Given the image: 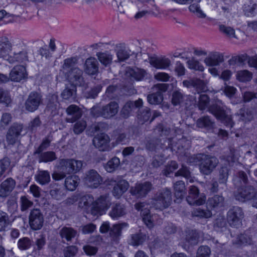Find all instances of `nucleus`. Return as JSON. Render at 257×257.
Returning a JSON list of instances; mask_svg holds the SVG:
<instances>
[{
    "instance_id": "1a4fd4ad",
    "label": "nucleus",
    "mask_w": 257,
    "mask_h": 257,
    "mask_svg": "<svg viewBox=\"0 0 257 257\" xmlns=\"http://www.w3.org/2000/svg\"><path fill=\"white\" fill-rule=\"evenodd\" d=\"M42 103L41 94L36 91L31 92L25 102V107L27 111L34 112L38 109Z\"/></svg>"
},
{
    "instance_id": "864d4df0",
    "label": "nucleus",
    "mask_w": 257,
    "mask_h": 257,
    "mask_svg": "<svg viewBox=\"0 0 257 257\" xmlns=\"http://www.w3.org/2000/svg\"><path fill=\"white\" fill-rule=\"evenodd\" d=\"M78 61L77 57H73L67 58L64 60V63L62 65V68L64 70L68 71L72 68L75 67Z\"/></svg>"
},
{
    "instance_id": "ea45409f",
    "label": "nucleus",
    "mask_w": 257,
    "mask_h": 257,
    "mask_svg": "<svg viewBox=\"0 0 257 257\" xmlns=\"http://www.w3.org/2000/svg\"><path fill=\"white\" fill-rule=\"evenodd\" d=\"M96 56L101 64L105 67L110 65L112 62L113 56L108 52H98Z\"/></svg>"
},
{
    "instance_id": "412c9836",
    "label": "nucleus",
    "mask_w": 257,
    "mask_h": 257,
    "mask_svg": "<svg viewBox=\"0 0 257 257\" xmlns=\"http://www.w3.org/2000/svg\"><path fill=\"white\" fill-rule=\"evenodd\" d=\"M110 141L109 137L105 134H100L95 136L93 140L95 147L101 151H105L108 148V144Z\"/></svg>"
},
{
    "instance_id": "c03bdc74",
    "label": "nucleus",
    "mask_w": 257,
    "mask_h": 257,
    "mask_svg": "<svg viewBox=\"0 0 257 257\" xmlns=\"http://www.w3.org/2000/svg\"><path fill=\"white\" fill-rule=\"evenodd\" d=\"M13 221L7 213L0 210V231H5L6 228L11 225Z\"/></svg>"
},
{
    "instance_id": "2eb2a0df",
    "label": "nucleus",
    "mask_w": 257,
    "mask_h": 257,
    "mask_svg": "<svg viewBox=\"0 0 257 257\" xmlns=\"http://www.w3.org/2000/svg\"><path fill=\"white\" fill-rule=\"evenodd\" d=\"M102 181V178L99 174L94 170L89 171L86 174L84 182L89 187L97 188Z\"/></svg>"
},
{
    "instance_id": "c85d7f7f",
    "label": "nucleus",
    "mask_w": 257,
    "mask_h": 257,
    "mask_svg": "<svg viewBox=\"0 0 257 257\" xmlns=\"http://www.w3.org/2000/svg\"><path fill=\"white\" fill-rule=\"evenodd\" d=\"M117 48L116 56L119 62L125 61L134 53L130 49H127L124 44H120L117 46Z\"/></svg>"
},
{
    "instance_id": "6e6552de",
    "label": "nucleus",
    "mask_w": 257,
    "mask_h": 257,
    "mask_svg": "<svg viewBox=\"0 0 257 257\" xmlns=\"http://www.w3.org/2000/svg\"><path fill=\"white\" fill-rule=\"evenodd\" d=\"M44 217L40 209L34 208L31 210L29 215V223L33 230L40 229L43 226Z\"/></svg>"
},
{
    "instance_id": "69168bd1",
    "label": "nucleus",
    "mask_w": 257,
    "mask_h": 257,
    "mask_svg": "<svg viewBox=\"0 0 257 257\" xmlns=\"http://www.w3.org/2000/svg\"><path fill=\"white\" fill-rule=\"evenodd\" d=\"M189 9L190 12L194 13L199 18H205L206 15L201 10L200 6L198 4L194 3L191 5Z\"/></svg>"
},
{
    "instance_id": "9d476101",
    "label": "nucleus",
    "mask_w": 257,
    "mask_h": 257,
    "mask_svg": "<svg viewBox=\"0 0 257 257\" xmlns=\"http://www.w3.org/2000/svg\"><path fill=\"white\" fill-rule=\"evenodd\" d=\"M82 162L74 159H62L60 161V170L67 174L79 171Z\"/></svg>"
},
{
    "instance_id": "ddd939ff",
    "label": "nucleus",
    "mask_w": 257,
    "mask_h": 257,
    "mask_svg": "<svg viewBox=\"0 0 257 257\" xmlns=\"http://www.w3.org/2000/svg\"><path fill=\"white\" fill-rule=\"evenodd\" d=\"M168 85L165 83H159L154 85V89L157 91L148 95L147 100L149 103L152 104H158L163 101L162 92L166 91Z\"/></svg>"
},
{
    "instance_id": "4d7b16f0",
    "label": "nucleus",
    "mask_w": 257,
    "mask_h": 257,
    "mask_svg": "<svg viewBox=\"0 0 257 257\" xmlns=\"http://www.w3.org/2000/svg\"><path fill=\"white\" fill-rule=\"evenodd\" d=\"M218 26L219 30L221 33L229 38H236L235 35V30L233 28L229 26H226L223 24H219Z\"/></svg>"
},
{
    "instance_id": "bb28decb",
    "label": "nucleus",
    "mask_w": 257,
    "mask_h": 257,
    "mask_svg": "<svg viewBox=\"0 0 257 257\" xmlns=\"http://www.w3.org/2000/svg\"><path fill=\"white\" fill-rule=\"evenodd\" d=\"M12 47V44L7 38H0V58L8 61Z\"/></svg>"
},
{
    "instance_id": "a18cd8bd",
    "label": "nucleus",
    "mask_w": 257,
    "mask_h": 257,
    "mask_svg": "<svg viewBox=\"0 0 257 257\" xmlns=\"http://www.w3.org/2000/svg\"><path fill=\"white\" fill-rule=\"evenodd\" d=\"M50 179V175L48 171H39L36 175V181L43 185L48 184Z\"/></svg>"
},
{
    "instance_id": "3c124183",
    "label": "nucleus",
    "mask_w": 257,
    "mask_h": 257,
    "mask_svg": "<svg viewBox=\"0 0 257 257\" xmlns=\"http://www.w3.org/2000/svg\"><path fill=\"white\" fill-rule=\"evenodd\" d=\"M199 238L198 233L196 230H189L186 234V240L191 245L198 243Z\"/></svg>"
},
{
    "instance_id": "72a5a7b5",
    "label": "nucleus",
    "mask_w": 257,
    "mask_h": 257,
    "mask_svg": "<svg viewBox=\"0 0 257 257\" xmlns=\"http://www.w3.org/2000/svg\"><path fill=\"white\" fill-rule=\"evenodd\" d=\"M150 63L157 69H166L168 67L171 61L168 58H158L151 57L150 59Z\"/></svg>"
},
{
    "instance_id": "aec40b11",
    "label": "nucleus",
    "mask_w": 257,
    "mask_h": 257,
    "mask_svg": "<svg viewBox=\"0 0 257 257\" xmlns=\"http://www.w3.org/2000/svg\"><path fill=\"white\" fill-rule=\"evenodd\" d=\"M66 113L68 117L66 118L67 122L73 123L79 119L82 115V111L78 106L71 104L66 109Z\"/></svg>"
},
{
    "instance_id": "a211bd4d",
    "label": "nucleus",
    "mask_w": 257,
    "mask_h": 257,
    "mask_svg": "<svg viewBox=\"0 0 257 257\" xmlns=\"http://www.w3.org/2000/svg\"><path fill=\"white\" fill-rule=\"evenodd\" d=\"M142 105L143 101L141 99H139L135 101H128L122 108L120 115L124 118H128L136 108H139Z\"/></svg>"
},
{
    "instance_id": "603ef678",
    "label": "nucleus",
    "mask_w": 257,
    "mask_h": 257,
    "mask_svg": "<svg viewBox=\"0 0 257 257\" xmlns=\"http://www.w3.org/2000/svg\"><path fill=\"white\" fill-rule=\"evenodd\" d=\"M129 73L132 77L138 81L143 79L147 74L146 71L145 70L138 68L130 69Z\"/></svg>"
},
{
    "instance_id": "a878e982",
    "label": "nucleus",
    "mask_w": 257,
    "mask_h": 257,
    "mask_svg": "<svg viewBox=\"0 0 257 257\" xmlns=\"http://www.w3.org/2000/svg\"><path fill=\"white\" fill-rule=\"evenodd\" d=\"M61 96L63 99L75 101L76 98V86L74 84H66Z\"/></svg>"
},
{
    "instance_id": "20e7f679",
    "label": "nucleus",
    "mask_w": 257,
    "mask_h": 257,
    "mask_svg": "<svg viewBox=\"0 0 257 257\" xmlns=\"http://www.w3.org/2000/svg\"><path fill=\"white\" fill-rule=\"evenodd\" d=\"M208 110L226 126H233V122L231 115L229 114V110H226L223 106L215 104L210 106Z\"/></svg>"
},
{
    "instance_id": "2f4dec72",
    "label": "nucleus",
    "mask_w": 257,
    "mask_h": 257,
    "mask_svg": "<svg viewBox=\"0 0 257 257\" xmlns=\"http://www.w3.org/2000/svg\"><path fill=\"white\" fill-rule=\"evenodd\" d=\"M232 243L237 246L250 245L252 243V237L246 233L237 235L232 239Z\"/></svg>"
},
{
    "instance_id": "de8ad7c7",
    "label": "nucleus",
    "mask_w": 257,
    "mask_h": 257,
    "mask_svg": "<svg viewBox=\"0 0 257 257\" xmlns=\"http://www.w3.org/2000/svg\"><path fill=\"white\" fill-rule=\"evenodd\" d=\"M78 177L76 175L70 176L67 177L65 181L66 188L70 190L73 191L78 185Z\"/></svg>"
},
{
    "instance_id": "bf43d9fd",
    "label": "nucleus",
    "mask_w": 257,
    "mask_h": 257,
    "mask_svg": "<svg viewBox=\"0 0 257 257\" xmlns=\"http://www.w3.org/2000/svg\"><path fill=\"white\" fill-rule=\"evenodd\" d=\"M20 206L22 211H25L33 205V201H31L26 196L20 197Z\"/></svg>"
},
{
    "instance_id": "0eeeda50",
    "label": "nucleus",
    "mask_w": 257,
    "mask_h": 257,
    "mask_svg": "<svg viewBox=\"0 0 257 257\" xmlns=\"http://www.w3.org/2000/svg\"><path fill=\"white\" fill-rule=\"evenodd\" d=\"M83 74V70L76 67L67 71L65 76L69 84H74L76 86H82L85 85Z\"/></svg>"
},
{
    "instance_id": "5701e85b",
    "label": "nucleus",
    "mask_w": 257,
    "mask_h": 257,
    "mask_svg": "<svg viewBox=\"0 0 257 257\" xmlns=\"http://www.w3.org/2000/svg\"><path fill=\"white\" fill-rule=\"evenodd\" d=\"M206 64L209 66H218L224 61V55L218 52H212L204 60Z\"/></svg>"
},
{
    "instance_id": "052dcab7",
    "label": "nucleus",
    "mask_w": 257,
    "mask_h": 257,
    "mask_svg": "<svg viewBox=\"0 0 257 257\" xmlns=\"http://www.w3.org/2000/svg\"><path fill=\"white\" fill-rule=\"evenodd\" d=\"M142 216L143 221L148 227L151 228L154 226L153 216L151 215L149 209H146Z\"/></svg>"
},
{
    "instance_id": "6e6d98bb",
    "label": "nucleus",
    "mask_w": 257,
    "mask_h": 257,
    "mask_svg": "<svg viewBox=\"0 0 257 257\" xmlns=\"http://www.w3.org/2000/svg\"><path fill=\"white\" fill-rule=\"evenodd\" d=\"M119 159L117 157H113L106 164L105 168L108 172H112L119 166Z\"/></svg>"
},
{
    "instance_id": "f704fd0d",
    "label": "nucleus",
    "mask_w": 257,
    "mask_h": 257,
    "mask_svg": "<svg viewBox=\"0 0 257 257\" xmlns=\"http://www.w3.org/2000/svg\"><path fill=\"white\" fill-rule=\"evenodd\" d=\"M10 63H25L28 61V53L26 51H22L18 53H14L13 56L8 58Z\"/></svg>"
},
{
    "instance_id": "cd10ccee",
    "label": "nucleus",
    "mask_w": 257,
    "mask_h": 257,
    "mask_svg": "<svg viewBox=\"0 0 257 257\" xmlns=\"http://www.w3.org/2000/svg\"><path fill=\"white\" fill-rule=\"evenodd\" d=\"M48 102L47 105V111L52 115H54L57 113L59 107L58 96L57 94H50L48 96Z\"/></svg>"
},
{
    "instance_id": "58836bf2",
    "label": "nucleus",
    "mask_w": 257,
    "mask_h": 257,
    "mask_svg": "<svg viewBox=\"0 0 257 257\" xmlns=\"http://www.w3.org/2000/svg\"><path fill=\"white\" fill-rule=\"evenodd\" d=\"M173 187L175 196L177 198H182L186 193L184 182L182 181H177Z\"/></svg>"
},
{
    "instance_id": "b1692460",
    "label": "nucleus",
    "mask_w": 257,
    "mask_h": 257,
    "mask_svg": "<svg viewBox=\"0 0 257 257\" xmlns=\"http://www.w3.org/2000/svg\"><path fill=\"white\" fill-rule=\"evenodd\" d=\"M183 85L187 88H195L198 93L202 91H205L207 89L205 82L197 78L184 80Z\"/></svg>"
},
{
    "instance_id": "39448f33",
    "label": "nucleus",
    "mask_w": 257,
    "mask_h": 257,
    "mask_svg": "<svg viewBox=\"0 0 257 257\" xmlns=\"http://www.w3.org/2000/svg\"><path fill=\"white\" fill-rule=\"evenodd\" d=\"M256 196L255 189L251 185L241 186L234 193L235 199L242 202L254 199Z\"/></svg>"
},
{
    "instance_id": "e2e57ef3",
    "label": "nucleus",
    "mask_w": 257,
    "mask_h": 257,
    "mask_svg": "<svg viewBox=\"0 0 257 257\" xmlns=\"http://www.w3.org/2000/svg\"><path fill=\"white\" fill-rule=\"evenodd\" d=\"M184 95L179 91H175L173 93L172 103L174 105H180L184 101Z\"/></svg>"
},
{
    "instance_id": "f03ea898",
    "label": "nucleus",
    "mask_w": 257,
    "mask_h": 257,
    "mask_svg": "<svg viewBox=\"0 0 257 257\" xmlns=\"http://www.w3.org/2000/svg\"><path fill=\"white\" fill-rule=\"evenodd\" d=\"M118 104L115 101H111L109 103L100 106L99 105L93 106L91 108V114L94 117L102 116L109 119L115 116L118 112Z\"/></svg>"
},
{
    "instance_id": "473e14b6",
    "label": "nucleus",
    "mask_w": 257,
    "mask_h": 257,
    "mask_svg": "<svg viewBox=\"0 0 257 257\" xmlns=\"http://www.w3.org/2000/svg\"><path fill=\"white\" fill-rule=\"evenodd\" d=\"M76 233L77 231L73 228L66 226L63 227L59 232L63 243L65 242L64 239L67 241H71L72 239L75 237Z\"/></svg>"
},
{
    "instance_id": "49530a36",
    "label": "nucleus",
    "mask_w": 257,
    "mask_h": 257,
    "mask_svg": "<svg viewBox=\"0 0 257 257\" xmlns=\"http://www.w3.org/2000/svg\"><path fill=\"white\" fill-rule=\"evenodd\" d=\"M50 194L52 198L57 200H61L65 195L64 190L58 184H55L53 186L51 185Z\"/></svg>"
},
{
    "instance_id": "a19ab883",
    "label": "nucleus",
    "mask_w": 257,
    "mask_h": 257,
    "mask_svg": "<svg viewBox=\"0 0 257 257\" xmlns=\"http://www.w3.org/2000/svg\"><path fill=\"white\" fill-rule=\"evenodd\" d=\"M151 116L150 109L145 107L142 109H140L137 114V120L138 123L144 124L145 122L148 121Z\"/></svg>"
},
{
    "instance_id": "c9c22d12",
    "label": "nucleus",
    "mask_w": 257,
    "mask_h": 257,
    "mask_svg": "<svg viewBox=\"0 0 257 257\" xmlns=\"http://www.w3.org/2000/svg\"><path fill=\"white\" fill-rule=\"evenodd\" d=\"M39 163H48L57 159L56 154L53 151H47L37 154Z\"/></svg>"
},
{
    "instance_id": "680f3d73",
    "label": "nucleus",
    "mask_w": 257,
    "mask_h": 257,
    "mask_svg": "<svg viewBox=\"0 0 257 257\" xmlns=\"http://www.w3.org/2000/svg\"><path fill=\"white\" fill-rule=\"evenodd\" d=\"M192 214L193 216L198 217L200 218H209L211 216L212 213L208 210H203L201 208H197L192 211Z\"/></svg>"
},
{
    "instance_id": "6ab92c4d",
    "label": "nucleus",
    "mask_w": 257,
    "mask_h": 257,
    "mask_svg": "<svg viewBox=\"0 0 257 257\" xmlns=\"http://www.w3.org/2000/svg\"><path fill=\"white\" fill-rule=\"evenodd\" d=\"M84 72L89 75H94L97 74L99 70V63L96 59L90 57L86 59L83 66Z\"/></svg>"
},
{
    "instance_id": "c756f323",
    "label": "nucleus",
    "mask_w": 257,
    "mask_h": 257,
    "mask_svg": "<svg viewBox=\"0 0 257 257\" xmlns=\"http://www.w3.org/2000/svg\"><path fill=\"white\" fill-rule=\"evenodd\" d=\"M128 224L126 222L115 224L112 225L109 231V235L114 241L117 242L121 235V230L126 227Z\"/></svg>"
},
{
    "instance_id": "7c9ffc66",
    "label": "nucleus",
    "mask_w": 257,
    "mask_h": 257,
    "mask_svg": "<svg viewBox=\"0 0 257 257\" xmlns=\"http://www.w3.org/2000/svg\"><path fill=\"white\" fill-rule=\"evenodd\" d=\"M128 187L129 184L127 181L120 180L113 187L112 194L116 198H119L127 191Z\"/></svg>"
},
{
    "instance_id": "338daca9",
    "label": "nucleus",
    "mask_w": 257,
    "mask_h": 257,
    "mask_svg": "<svg viewBox=\"0 0 257 257\" xmlns=\"http://www.w3.org/2000/svg\"><path fill=\"white\" fill-rule=\"evenodd\" d=\"M187 64L188 68L191 69L203 71L204 69L203 66L194 58L188 60Z\"/></svg>"
},
{
    "instance_id": "37998d69",
    "label": "nucleus",
    "mask_w": 257,
    "mask_h": 257,
    "mask_svg": "<svg viewBox=\"0 0 257 257\" xmlns=\"http://www.w3.org/2000/svg\"><path fill=\"white\" fill-rule=\"evenodd\" d=\"M146 234L138 232L131 235L129 244L133 246H138L142 244L146 239Z\"/></svg>"
},
{
    "instance_id": "5fc2aeb1",
    "label": "nucleus",
    "mask_w": 257,
    "mask_h": 257,
    "mask_svg": "<svg viewBox=\"0 0 257 257\" xmlns=\"http://www.w3.org/2000/svg\"><path fill=\"white\" fill-rule=\"evenodd\" d=\"M32 244V241L28 237H23L18 241V247L21 250H25L29 249Z\"/></svg>"
},
{
    "instance_id": "dca6fc26",
    "label": "nucleus",
    "mask_w": 257,
    "mask_h": 257,
    "mask_svg": "<svg viewBox=\"0 0 257 257\" xmlns=\"http://www.w3.org/2000/svg\"><path fill=\"white\" fill-rule=\"evenodd\" d=\"M16 181L11 177L4 180L0 185V197L6 198L10 195L16 186Z\"/></svg>"
},
{
    "instance_id": "4c0bfd02",
    "label": "nucleus",
    "mask_w": 257,
    "mask_h": 257,
    "mask_svg": "<svg viewBox=\"0 0 257 257\" xmlns=\"http://www.w3.org/2000/svg\"><path fill=\"white\" fill-rule=\"evenodd\" d=\"M214 122L208 116L201 117L196 121V125L200 128H205L207 130L213 128Z\"/></svg>"
},
{
    "instance_id": "4be33fe9",
    "label": "nucleus",
    "mask_w": 257,
    "mask_h": 257,
    "mask_svg": "<svg viewBox=\"0 0 257 257\" xmlns=\"http://www.w3.org/2000/svg\"><path fill=\"white\" fill-rule=\"evenodd\" d=\"M224 197L221 195L216 194L209 197L207 201V207L210 209H218L225 206Z\"/></svg>"
},
{
    "instance_id": "f8f14e48",
    "label": "nucleus",
    "mask_w": 257,
    "mask_h": 257,
    "mask_svg": "<svg viewBox=\"0 0 257 257\" xmlns=\"http://www.w3.org/2000/svg\"><path fill=\"white\" fill-rule=\"evenodd\" d=\"M186 200L190 205H201L205 203L206 197L203 194L199 195V190L197 187L191 186L189 188Z\"/></svg>"
},
{
    "instance_id": "8fccbe9b",
    "label": "nucleus",
    "mask_w": 257,
    "mask_h": 257,
    "mask_svg": "<svg viewBox=\"0 0 257 257\" xmlns=\"http://www.w3.org/2000/svg\"><path fill=\"white\" fill-rule=\"evenodd\" d=\"M73 125V131L75 135L83 133L87 126L86 121L84 119L76 120Z\"/></svg>"
},
{
    "instance_id": "f257e3e1",
    "label": "nucleus",
    "mask_w": 257,
    "mask_h": 257,
    "mask_svg": "<svg viewBox=\"0 0 257 257\" xmlns=\"http://www.w3.org/2000/svg\"><path fill=\"white\" fill-rule=\"evenodd\" d=\"M172 201V193L170 189L163 188L158 190L150 202V207L163 210L168 208Z\"/></svg>"
},
{
    "instance_id": "e433bc0d",
    "label": "nucleus",
    "mask_w": 257,
    "mask_h": 257,
    "mask_svg": "<svg viewBox=\"0 0 257 257\" xmlns=\"http://www.w3.org/2000/svg\"><path fill=\"white\" fill-rule=\"evenodd\" d=\"M94 198L91 195H85L79 198L78 207L82 209L87 210L91 205L93 206Z\"/></svg>"
},
{
    "instance_id": "393cba45",
    "label": "nucleus",
    "mask_w": 257,
    "mask_h": 257,
    "mask_svg": "<svg viewBox=\"0 0 257 257\" xmlns=\"http://www.w3.org/2000/svg\"><path fill=\"white\" fill-rule=\"evenodd\" d=\"M125 206L120 203L114 204L109 212V216L113 219L117 220L126 214Z\"/></svg>"
},
{
    "instance_id": "79ce46f5",
    "label": "nucleus",
    "mask_w": 257,
    "mask_h": 257,
    "mask_svg": "<svg viewBox=\"0 0 257 257\" xmlns=\"http://www.w3.org/2000/svg\"><path fill=\"white\" fill-rule=\"evenodd\" d=\"M13 168L11 165V161L8 157H5L0 160V177L3 176L6 173H9Z\"/></svg>"
},
{
    "instance_id": "0e129e2a",
    "label": "nucleus",
    "mask_w": 257,
    "mask_h": 257,
    "mask_svg": "<svg viewBox=\"0 0 257 257\" xmlns=\"http://www.w3.org/2000/svg\"><path fill=\"white\" fill-rule=\"evenodd\" d=\"M236 76L239 81L246 82L250 80L252 78V74L247 70H242L238 71Z\"/></svg>"
},
{
    "instance_id": "13d9d810",
    "label": "nucleus",
    "mask_w": 257,
    "mask_h": 257,
    "mask_svg": "<svg viewBox=\"0 0 257 257\" xmlns=\"http://www.w3.org/2000/svg\"><path fill=\"white\" fill-rule=\"evenodd\" d=\"M239 119L243 121H249L253 118V114L248 108H242L239 110Z\"/></svg>"
},
{
    "instance_id": "4468645a",
    "label": "nucleus",
    "mask_w": 257,
    "mask_h": 257,
    "mask_svg": "<svg viewBox=\"0 0 257 257\" xmlns=\"http://www.w3.org/2000/svg\"><path fill=\"white\" fill-rule=\"evenodd\" d=\"M153 188V185L150 182L137 184L131 188L130 192L132 195L138 198L145 197Z\"/></svg>"
},
{
    "instance_id": "7ed1b4c3",
    "label": "nucleus",
    "mask_w": 257,
    "mask_h": 257,
    "mask_svg": "<svg viewBox=\"0 0 257 257\" xmlns=\"http://www.w3.org/2000/svg\"><path fill=\"white\" fill-rule=\"evenodd\" d=\"M196 159L200 161L199 166L200 172L205 175L210 174L219 163L216 157L210 155L200 154Z\"/></svg>"
},
{
    "instance_id": "423d86ee",
    "label": "nucleus",
    "mask_w": 257,
    "mask_h": 257,
    "mask_svg": "<svg viewBox=\"0 0 257 257\" xmlns=\"http://www.w3.org/2000/svg\"><path fill=\"white\" fill-rule=\"evenodd\" d=\"M111 204L110 198L108 194L101 195L95 201H94L91 208L92 214H102L109 208Z\"/></svg>"
},
{
    "instance_id": "774afa93",
    "label": "nucleus",
    "mask_w": 257,
    "mask_h": 257,
    "mask_svg": "<svg viewBox=\"0 0 257 257\" xmlns=\"http://www.w3.org/2000/svg\"><path fill=\"white\" fill-rule=\"evenodd\" d=\"M210 253L211 250L208 246H201L197 250L196 257H209Z\"/></svg>"
},
{
    "instance_id": "09e8293b",
    "label": "nucleus",
    "mask_w": 257,
    "mask_h": 257,
    "mask_svg": "<svg viewBox=\"0 0 257 257\" xmlns=\"http://www.w3.org/2000/svg\"><path fill=\"white\" fill-rule=\"evenodd\" d=\"M52 141V136L48 135L45 137L42 141L40 145L38 147L34 152V155H36L37 154H40L46 150L50 146V143Z\"/></svg>"
},
{
    "instance_id": "f3484780",
    "label": "nucleus",
    "mask_w": 257,
    "mask_h": 257,
    "mask_svg": "<svg viewBox=\"0 0 257 257\" xmlns=\"http://www.w3.org/2000/svg\"><path fill=\"white\" fill-rule=\"evenodd\" d=\"M27 73L25 67L23 65L15 66L11 71L9 79L12 81L20 82L27 77Z\"/></svg>"
},
{
    "instance_id": "9b49d317",
    "label": "nucleus",
    "mask_w": 257,
    "mask_h": 257,
    "mask_svg": "<svg viewBox=\"0 0 257 257\" xmlns=\"http://www.w3.org/2000/svg\"><path fill=\"white\" fill-rule=\"evenodd\" d=\"M244 217L242 208L239 206H232L227 212V217L228 223L231 226H237L241 223Z\"/></svg>"
}]
</instances>
